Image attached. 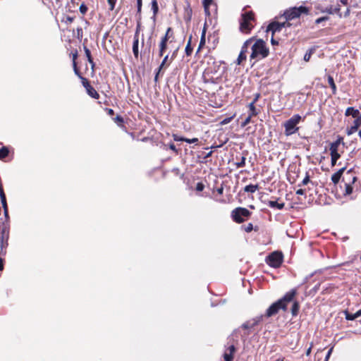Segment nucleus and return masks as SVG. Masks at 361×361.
Wrapping results in <instances>:
<instances>
[{"label":"nucleus","instance_id":"a18cd8bd","mask_svg":"<svg viewBox=\"0 0 361 361\" xmlns=\"http://www.w3.org/2000/svg\"><path fill=\"white\" fill-rule=\"evenodd\" d=\"M251 117H252V116L249 115V116H248L245 119V121L243 122V123H242V126L245 127V126H246L248 123H250Z\"/></svg>","mask_w":361,"mask_h":361},{"label":"nucleus","instance_id":"9d476101","mask_svg":"<svg viewBox=\"0 0 361 361\" xmlns=\"http://www.w3.org/2000/svg\"><path fill=\"white\" fill-rule=\"evenodd\" d=\"M262 317H256L249 321H247L242 325V328L244 329H252L256 325H257L261 321Z\"/></svg>","mask_w":361,"mask_h":361},{"label":"nucleus","instance_id":"473e14b6","mask_svg":"<svg viewBox=\"0 0 361 361\" xmlns=\"http://www.w3.org/2000/svg\"><path fill=\"white\" fill-rule=\"evenodd\" d=\"M245 160H246V158L245 156L241 157L240 159V161L235 163L237 168H241V167L245 166Z\"/></svg>","mask_w":361,"mask_h":361},{"label":"nucleus","instance_id":"b1692460","mask_svg":"<svg viewBox=\"0 0 361 361\" xmlns=\"http://www.w3.org/2000/svg\"><path fill=\"white\" fill-rule=\"evenodd\" d=\"M9 154V150L7 147H2L0 149V159L6 158Z\"/></svg>","mask_w":361,"mask_h":361},{"label":"nucleus","instance_id":"72a5a7b5","mask_svg":"<svg viewBox=\"0 0 361 361\" xmlns=\"http://www.w3.org/2000/svg\"><path fill=\"white\" fill-rule=\"evenodd\" d=\"M355 119L353 121V126L355 127L357 129L360 128L361 126V115L358 117L355 118Z\"/></svg>","mask_w":361,"mask_h":361},{"label":"nucleus","instance_id":"7c9ffc66","mask_svg":"<svg viewBox=\"0 0 361 361\" xmlns=\"http://www.w3.org/2000/svg\"><path fill=\"white\" fill-rule=\"evenodd\" d=\"M168 59H169V55H166L165 57L164 58L161 63L160 64L159 67V71L158 73H157L156 76H155V80H157V78H158V74L159 73V71H161V69L164 67V66L166 63L167 61H168Z\"/></svg>","mask_w":361,"mask_h":361},{"label":"nucleus","instance_id":"58836bf2","mask_svg":"<svg viewBox=\"0 0 361 361\" xmlns=\"http://www.w3.org/2000/svg\"><path fill=\"white\" fill-rule=\"evenodd\" d=\"M246 59V54H244L243 53H240L239 54V56L238 57V64H240L241 62L243 61V60H245Z\"/></svg>","mask_w":361,"mask_h":361},{"label":"nucleus","instance_id":"9b49d317","mask_svg":"<svg viewBox=\"0 0 361 361\" xmlns=\"http://www.w3.org/2000/svg\"><path fill=\"white\" fill-rule=\"evenodd\" d=\"M235 351V348L233 345L228 347L227 350L224 354L225 361H232L233 359V353Z\"/></svg>","mask_w":361,"mask_h":361},{"label":"nucleus","instance_id":"052dcab7","mask_svg":"<svg viewBox=\"0 0 361 361\" xmlns=\"http://www.w3.org/2000/svg\"><path fill=\"white\" fill-rule=\"evenodd\" d=\"M3 209H8L6 200H4V202H1Z\"/></svg>","mask_w":361,"mask_h":361},{"label":"nucleus","instance_id":"de8ad7c7","mask_svg":"<svg viewBox=\"0 0 361 361\" xmlns=\"http://www.w3.org/2000/svg\"><path fill=\"white\" fill-rule=\"evenodd\" d=\"M185 142L190 143V144L197 143L198 142V139L197 138H192V139L185 138Z\"/></svg>","mask_w":361,"mask_h":361},{"label":"nucleus","instance_id":"2f4dec72","mask_svg":"<svg viewBox=\"0 0 361 361\" xmlns=\"http://www.w3.org/2000/svg\"><path fill=\"white\" fill-rule=\"evenodd\" d=\"M152 9L153 10L154 17L156 16V14L157 13L158 9H159L158 4H157V0H152Z\"/></svg>","mask_w":361,"mask_h":361},{"label":"nucleus","instance_id":"ea45409f","mask_svg":"<svg viewBox=\"0 0 361 361\" xmlns=\"http://www.w3.org/2000/svg\"><path fill=\"white\" fill-rule=\"evenodd\" d=\"M107 1L109 5V10L113 11L114 9L116 0H107Z\"/></svg>","mask_w":361,"mask_h":361},{"label":"nucleus","instance_id":"0eeeda50","mask_svg":"<svg viewBox=\"0 0 361 361\" xmlns=\"http://www.w3.org/2000/svg\"><path fill=\"white\" fill-rule=\"evenodd\" d=\"M283 262V255L281 252H274L267 259V263L274 268L280 267Z\"/></svg>","mask_w":361,"mask_h":361},{"label":"nucleus","instance_id":"864d4df0","mask_svg":"<svg viewBox=\"0 0 361 361\" xmlns=\"http://www.w3.org/2000/svg\"><path fill=\"white\" fill-rule=\"evenodd\" d=\"M173 139L175 141H185V137H178V135H173Z\"/></svg>","mask_w":361,"mask_h":361},{"label":"nucleus","instance_id":"393cba45","mask_svg":"<svg viewBox=\"0 0 361 361\" xmlns=\"http://www.w3.org/2000/svg\"><path fill=\"white\" fill-rule=\"evenodd\" d=\"M248 106H249V110H250L249 115L254 116H257L258 114V111H257V109L255 106L254 102H251Z\"/></svg>","mask_w":361,"mask_h":361},{"label":"nucleus","instance_id":"c9c22d12","mask_svg":"<svg viewBox=\"0 0 361 361\" xmlns=\"http://www.w3.org/2000/svg\"><path fill=\"white\" fill-rule=\"evenodd\" d=\"M192 49L190 46V39L186 45V47H185V54L187 56H190L192 54Z\"/></svg>","mask_w":361,"mask_h":361},{"label":"nucleus","instance_id":"79ce46f5","mask_svg":"<svg viewBox=\"0 0 361 361\" xmlns=\"http://www.w3.org/2000/svg\"><path fill=\"white\" fill-rule=\"evenodd\" d=\"M310 182V177L308 175H307L304 179L302 180L301 184L299 185V186L305 185Z\"/></svg>","mask_w":361,"mask_h":361},{"label":"nucleus","instance_id":"a211bd4d","mask_svg":"<svg viewBox=\"0 0 361 361\" xmlns=\"http://www.w3.org/2000/svg\"><path fill=\"white\" fill-rule=\"evenodd\" d=\"M252 42H253V39L252 38H250V39L246 40L244 42L243 47L241 48L240 53H243L244 54H246V53L248 51V48L252 46Z\"/></svg>","mask_w":361,"mask_h":361},{"label":"nucleus","instance_id":"603ef678","mask_svg":"<svg viewBox=\"0 0 361 361\" xmlns=\"http://www.w3.org/2000/svg\"><path fill=\"white\" fill-rule=\"evenodd\" d=\"M73 68H74V72H75V75H78L80 78L82 77L79 73V71L77 68L75 61H74V63H73Z\"/></svg>","mask_w":361,"mask_h":361},{"label":"nucleus","instance_id":"49530a36","mask_svg":"<svg viewBox=\"0 0 361 361\" xmlns=\"http://www.w3.org/2000/svg\"><path fill=\"white\" fill-rule=\"evenodd\" d=\"M212 2V0H204L203 4L204 6V8L207 9L208 7L211 5Z\"/></svg>","mask_w":361,"mask_h":361},{"label":"nucleus","instance_id":"13d9d810","mask_svg":"<svg viewBox=\"0 0 361 361\" xmlns=\"http://www.w3.org/2000/svg\"><path fill=\"white\" fill-rule=\"evenodd\" d=\"M140 24L138 23L137 25V28H136V31H135V35L134 36H138L139 37V32H140Z\"/></svg>","mask_w":361,"mask_h":361},{"label":"nucleus","instance_id":"5701e85b","mask_svg":"<svg viewBox=\"0 0 361 361\" xmlns=\"http://www.w3.org/2000/svg\"><path fill=\"white\" fill-rule=\"evenodd\" d=\"M171 31H172V30H171V27H169L167 29L165 35L161 39V42H164V43L167 44V42L169 41V39L171 37Z\"/></svg>","mask_w":361,"mask_h":361},{"label":"nucleus","instance_id":"6e6552de","mask_svg":"<svg viewBox=\"0 0 361 361\" xmlns=\"http://www.w3.org/2000/svg\"><path fill=\"white\" fill-rule=\"evenodd\" d=\"M290 26V23L286 21L284 23L273 22L269 25L267 32L271 31L274 35L276 32H280L283 27Z\"/></svg>","mask_w":361,"mask_h":361},{"label":"nucleus","instance_id":"69168bd1","mask_svg":"<svg viewBox=\"0 0 361 361\" xmlns=\"http://www.w3.org/2000/svg\"><path fill=\"white\" fill-rule=\"evenodd\" d=\"M331 351H332V349H330V350L328 351L327 355H326V361H327V360L329 359V356H330V355H331Z\"/></svg>","mask_w":361,"mask_h":361},{"label":"nucleus","instance_id":"c85d7f7f","mask_svg":"<svg viewBox=\"0 0 361 361\" xmlns=\"http://www.w3.org/2000/svg\"><path fill=\"white\" fill-rule=\"evenodd\" d=\"M167 47V44L161 42L159 43V56L161 57L163 56L164 51H166Z\"/></svg>","mask_w":361,"mask_h":361},{"label":"nucleus","instance_id":"4468645a","mask_svg":"<svg viewBox=\"0 0 361 361\" xmlns=\"http://www.w3.org/2000/svg\"><path fill=\"white\" fill-rule=\"evenodd\" d=\"M138 45H139V37L136 35V36H134L133 44V52L135 58H136V59H138V56H139Z\"/></svg>","mask_w":361,"mask_h":361},{"label":"nucleus","instance_id":"6ab92c4d","mask_svg":"<svg viewBox=\"0 0 361 361\" xmlns=\"http://www.w3.org/2000/svg\"><path fill=\"white\" fill-rule=\"evenodd\" d=\"M87 93L94 99H98L99 95L92 86H88L86 89Z\"/></svg>","mask_w":361,"mask_h":361},{"label":"nucleus","instance_id":"774afa93","mask_svg":"<svg viewBox=\"0 0 361 361\" xmlns=\"http://www.w3.org/2000/svg\"><path fill=\"white\" fill-rule=\"evenodd\" d=\"M259 94H257L255 95V99H253V101H252V102L255 103V102L257 101V99H259Z\"/></svg>","mask_w":361,"mask_h":361},{"label":"nucleus","instance_id":"bf43d9fd","mask_svg":"<svg viewBox=\"0 0 361 361\" xmlns=\"http://www.w3.org/2000/svg\"><path fill=\"white\" fill-rule=\"evenodd\" d=\"M4 216H5L6 219H8L9 216H8V209H4Z\"/></svg>","mask_w":361,"mask_h":361},{"label":"nucleus","instance_id":"c03bdc74","mask_svg":"<svg viewBox=\"0 0 361 361\" xmlns=\"http://www.w3.org/2000/svg\"><path fill=\"white\" fill-rule=\"evenodd\" d=\"M204 188V185L202 183H197L196 185V190L197 191H202Z\"/></svg>","mask_w":361,"mask_h":361},{"label":"nucleus","instance_id":"3c124183","mask_svg":"<svg viewBox=\"0 0 361 361\" xmlns=\"http://www.w3.org/2000/svg\"><path fill=\"white\" fill-rule=\"evenodd\" d=\"M0 199L1 202H4V200H6L4 190H0Z\"/></svg>","mask_w":361,"mask_h":361},{"label":"nucleus","instance_id":"8fccbe9b","mask_svg":"<svg viewBox=\"0 0 361 361\" xmlns=\"http://www.w3.org/2000/svg\"><path fill=\"white\" fill-rule=\"evenodd\" d=\"M253 229V226L251 223L248 224L247 226L245 228V231L247 233L251 232Z\"/></svg>","mask_w":361,"mask_h":361},{"label":"nucleus","instance_id":"5fc2aeb1","mask_svg":"<svg viewBox=\"0 0 361 361\" xmlns=\"http://www.w3.org/2000/svg\"><path fill=\"white\" fill-rule=\"evenodd\" d=\"M137 12L140 13L142 8V0H137Z\"/></svg>","mask_w":361,"mask_h":361},{"label":"nucleus","instance_id":"0e129e2a","mask_svg":"<svg viewBox=\"0 0 361 361\" xmlns=\"http://www.w3.org/2000/svg\"><path fill=\"white\" fill-rule=\"evenodd\" d=\"M4 269V264H3V259L0 258V271L3 270Z\"/></svg>","mask_w":361,"mask_h":361},{"label":"nucleus","instance_id":"e433bc0d","mask_svg":"<svg viewBox=\"0 0 361 361\" xmlns=\"http://www.w3.org/2000/svg\"><path fill=\"white\" fill-rule=\"evenodd\" d=\"M312 53H313L312 49H310L309 51H307L305 53V54L304 55V61H305L306 62L309 61Z\"/></svg>","mask_w":361,"mask_h":361},{"label":"nucleus","instance_id":"6e6d98bb","mask_svg":"<svg viewBox=\"0 0 361 361\" xmlns=\"http://www.w3.org/2000/svg\"><path fill=\"white\" fill-rule=\"evenodd\" d=\"M296 194L297 195H305V190L303 189H298L296 190Z\"/></svg>","mask_w":361,"mask_h":361},{"label":"nucleus","instance_id":"f03ea898","mask_svg":"<svg viewBox=\"0 0 361 361\" xmlns=\"http://www.w3.org/2000/svg\"><path fill=\"white\" fill-rule=\"evenodd\" d=\"M252 53L250 59L256 61L262 59L269 55V49L266 47L265 42L262 39H257L251 46Z\"/></svg>","mask_w":361,"mask_h":361},{"label":"nucleus","instance_id":"aec40b11","mask_svg":"<svg viewBox=\"0 0 361 361\" xmlns=\"http://www.w3.org/2000/svg\"><path fill=\"white\" fill-rule=\"evenodd\" d=\"M259 189L258 185H248L244 188V191L246 192L254 193Z\"/></svg>","mask_w":361,"mask_h":361},{"label":"nucleus","instance_id":"a19ab883","mask_svg":"<svg viewBox=\"0 0 361 361\" xmlns=\"http://www.w3.org/2000/svg\"><path fill=\"white\" fill-rule=\"evenodd\" d=\"M81 80H82V85L84 86V87L85 89H87L88 87V86H91L88 82V80L85 78H83V77H80Z\"/></svg>","mask_w":361,"mask_h":361},{"label":"nucleus","instance_id":"4d7b16f0","mask_svg":"<svg viewBox=\"0 0 361 361\" xmlns=\"http://www.w3.org/2000/svg\"><path fill=\"white\" fill-rule=\"evenodd\" d=\"M169 148H170L171 150H173V152H176V153L178 152L177 149H176V146H175V145H174V144H170V145H169Z\"/></svg>","mask_w":361,"mask_h":361},{"label":"nucleus","instance_id":"ddd939ff","mask_svg":"<svg viewBox=\"0 0 361 361\" xmlns=\"http://www.w3.org/2000/svg\"><path fill=\"white\" fill-rule=\"evenodd\" d=\"M342 138L339 137L336 141L331 143L330 145V154H339L338 152V147L341 144Z\"/></svg>","mask_w":361,"mask_h":361},{"label":"nucleus","instance_id":"4c0bfd02","mask_svg":"<svg viewBox=\"0 0 361 361\" xmlns=\"http://www.w3.org/2000/svg\"><path fill=\"white\" fill-rule=\"evenodd\" d=\"M205 43V29L203 30L202 31V36H201V39H200V45H199V49L201 48L202 46H203Z\"/></svg>","mask_w":361,"mask_h":361},{"label":"nucleus","instance_id":"423d86ee","mask_svg":"<svg viewBox=\"0 0 361 361\" xmlns=\"http://www.w3.org/2000/svg\"><path fill=\"white\" fill-rule=\"evenodd\" d=\"M250 214L251 212L247 209L244 207H237L232 211L231 217L235 222L240 224L245 221Z\"/></svg>","mask_w":361,"mask_h":361},{"label":"nucleus","instance_id":"a878e982","mask_svg":"<svg viewBox=\"0 0 361 361\" xmlns=\"http://www.w3.org/2000/svg\"><path fill=\"white\" fill-rule=\"evenodd\" d=\"M328 82H329L331 88L332 89L333 93L335 94L336 92V86L335 85V82H334V78L332 76H331V75L328 76Z\"/></svg>","mask_w":361,"mask_h":361},{"label":"nucleus","instance_id":"cd10ccee","mask_svg":"<svg viewBox=\"0 0 361 361\" xmlns=\"http://www.w3.org/2000/svg\"><path fill=\"white\" fill-rule=\"evenodd\" d=\"M331 154V164L334 166L336 164L337 160L341 157L340 154Z\"/></svg>","mask_w":361,"mask_h":361},{"label":"nucleus","instance_id":"f257e3e1","mask_svg":"<svg viewBox=\"0 0 361 361\" xmlns=\"http://www.w3.org/2000/svg\"><path fill=\"white\" fill-rule=\"evenodd\" d=\"M296 294L297 290L295 288H293L290 291L287 292L282 298L274 302L267 309L266 316L267 317H271L276 314L281 309L286 311L287 309L288 303L293 301V299Z\"/></svg>","mask_w":361,"mask_h":361},{"label":"nucleus","instance_id":"dca6fc26","mask_svg":"<svg viewBox=\"0 0 361 361\" xmlns=\"http://www.w3.org/2000/svg\"><path fill=\"white\" fill-rule=\"evenodd\" d=\"M323 12H326L329 14L336 13L339 16V17H342V14L340 13V7L337 6L336 8H333L332 6H328L326 8L325 11Z\"/></svg>","mask_w":361,"mask_h":361},{"label":"nucleus","instance_id":"39448f33","mask_svg":"<svg viewBox=\"0 0 361 361\" xmlns=\"http://www.w3.org/2000/svg\"><path fill=\"white\" fill-rule=\"evenodd\" d=\"M309 10L307 8L300 6L299 7H293L286 10L284 12L283 16H285L286 21L288 22L289 20L299 18L302 13L307 14Z\"/></svg>","mask_w":361,"mask_h":361},{"label":"nucleus","instance_id":"09e8293b","mask_svg":"<svg viewBox=\"0 0 361 361\" xmlns=\"http://www.w3.org/2000/svg\"><path fill=\"white\" fill-rule=\"evenodd\" d=\"M328 19H329V18H328V17H326V16L321 17V18H317V19L316 20L315 23H316L317 24H319V23H321L322 22H323V21H324V20H328Z\"/></svg>","mask_w":361,"mask_h":361},{"label":"nucleus","instance_id":"2eb2a0df","mask_svg":"<svg viewBox=\"0 0 361 361\" xmlns=\"http://www.w3.org/2000/svg\"><path fill=\"white\" fill-rule=\"evenodd\" d=\"M345 115L346 116H352L353 118H356L361 114L358 109H356L354 107H348L345 110Z\"/></svg>","mask_w":361,"mask_h":361},{"label":"nucleus","instance_id":"c756f323","mask_svg":"<svg viewBox=\"0 0 361 361\" xmlns=\"http://www.w3.org/2000/svg\"><path fill=\"white\" fill-rule=\"evenodd\" d=\"M85 55L87 58V60L90 64H92V66H94V62L91 56V52L86 47H84Z\"/></svg>","mask_w":361,"mask_h":361},{"label":"nucleus","instance_id":"e2e57ef3","mask_svg":"<svg viewBox=\"0 0 361 361\" xmlns=\"http://www.w3.org/2000/svg\"><path fill=\"white\" fill-rule=\"evenodd\" d=\"M349 14H350V9L347 8L345 12V13H344V15H343V16L344 17H348L349 16Z\"/></svg>","mask_w":361,"mask_h":361},{"label":"nucleus","instance_id":"20e7f679","mask_svg":"<svg viewBox=\"0 0 361 361\" xmlns=\"http://www.w3.org/2000/svg\"><path fill=\"white\" fill-rule=\"evenodd\" d=\"M254 20V15L252 11L245 12L241 15V20L240 23V30L243 33H249L253 25L252 22Z\"/></svg>","mask_w":361,"mask_h":361},{"label":"nucleus","instance_id":"1a4fd4ad","mask_svg":"<svg viewBox=\"0 0 361 361\" xmlns=\"http://www.w3.org/2000/svg\"><path fill=\"white\" fill-rule=\"evenodd\" d=\"M9 238V231L8 228L6 227L3 228L1 233L0 237V246L1 251H3L4 249H6L8 246V240Z\"/></svg>","mask_w":361,"mask_h":361},{"label":"nucleus","instance_id":"4be33fe9","mask_svg":"<svg viewBox=\"0 0 361 361\" xmlns=\"http://www.w3.org/2000/svg\"><path fill=\"white\" fill-rule=\"evenodd\" d=\"M300 308L299 303L297 301H293V303L291 307V313L293 316H296L298 313Z\"/></svg>","mask_w":361,"mask_h":361},{"label":"nucleus","instance_id":"412c9836","mask_svg":"<svg viewBox=\"0 0 361 361\" xmlns=\"http://www.w3.org/2000/svg\"><path fill=\"white\" fill-rule=\"evenodd\" d=\"M345 319L347 320H354V319L361 317L360 312L359 310L357 312H356L355 314H351L348 312H345Z\"/></svg>","mask_w":361,"mask_h":361},{"label":"nucleus","instance_id":"338daca9","mask_svg":"<svg viewBox=\"0 0 361 361\" xmlns=\"http://www.w3.org/2000/svg\"><path fill=\"white\" fill-rule=\"evenodd\" d=\"M271 44H272L273 45L278 44V42H277V41H276V40L273 38V37H271Z\"/></svg>","mask_w":361,"mask_h":361},{"label":"nucleus","instance_id":"f8f14e48","mask_svg":"<svg viewBox=\"0 0 361 361\" xmlns=\"http://www.w3.org/2000/svg\"><path fill=\"white\" fill-rule=\"evenodd\" d=\"M346 167L344 166L331 176V180L334 184L336 185L340 181V179Z\"/></svg>","mask_w":361,"mask_h":361},{"label":"nucleus","instance_id":"f704fd0d","mask_svg":"<svg viewBox=\"0 0 361 361\" xmlns=\"http://www.w3.org/2000/svg\"><path fill=\"white\" fill-rule=\"evenodd\" d=\"M358 129H357L354 126H350V128H348L346 129V133L348 136L353 135V133H355V132H357Z\"/></svg>","mask_w":361,"mask_h":361},{"label":"nucleus","instance_id":"680f3d73","mask_svg":"<svg viewBox=\"0 0 361 361\" xmlns=\"http://www.w3.org/2000/svg\"><path fill=\"white\" fill-rule=\"evenodd\" d=\"M223 191H224V188L223 187L217 188V192L219 194L221 195L223 193Z\"/></svg>","mask_w":361,"mask_h":361},{"label":"nucleus","instance_id":"7ed1b4c3","mask_svg":"<svg viewBox=\"0 0 361 361\" xmlns=\"http://www.w3.org/2000/svg\"><path fill=\"white\" fill-rule=\"evenodd\" d=\"M302 120V117L299 114L293 115L290 118L284 123L285 131L286 136L291 135L298 130V124Z\"/></svg>","mask_w":361,"mask_h":361},{"label":"nucleus","instance_id":"37998d69","mask_svg":"<svg viewBox=\"0 0 361 361\" xmlns=\"http://www.w3.org/2000/svg\"><path fill=\"white\" fill-rule=\"evenodd\" d=\"M87 11V7L84 4L80 6V11L82 14H85Z\"/></svg>","mask_w":361,"mask_h":361},{"label":"nucleus","instance_id":"f3484780","mask_svg":"<svg viewBox=\"0 0 361 361\" xmlns=\"http://www.w3.org/2000/svg\"><path fill=\"white\" fill-rule=\"evenodd\" d=\"M267 205L271 208L282 209L284 207L285 204L283 202L279 203L277 201L270 200L267 202Z\"/></svg>","mask_w":361,"mask_h":361},{"label":"nucleus","instance_id":"bb28decb","mask_svg":"<svg viewBox=\"0 0 361 361\" xmlns=\"http://www.w3.org/2000/svg\"><path fill=\"white\" fill-rule=\"evenodd\" d=\"M353 186L351 185V183H345V192H344V195H350L352 192H353Z\"/></svg>","mask_w":361,"mask_h":361}]
</instances>
